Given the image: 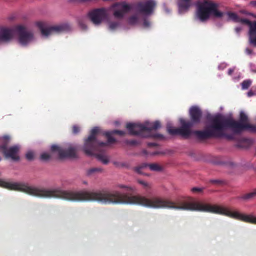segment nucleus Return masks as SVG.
Here are the masks:
<instances>
[{
  "label": "nucleus",
  "instance_id": "obj_17",
  "mask_svg": "<svg viewBox=\"0 0 256 256\" xmlns=\"http://www.w3.org/2000/svg\"><path fill=\"white\" fill-rule=\"evenodd\" d=\"M108 29L110 31H114L118 30L120 27V23L117 20L108 21L107 22Z\"/></svg>",
  "mask_w": 256,
  "mask_h": 256
},
{
  "label": "nucleus",
  "instance_id": "obj_7",
  "mask_svg": "<svg viewBox=\"0 0 256 256\" xmlns=\"http://www.w3.org/2000/svg\"><path fill=\"white\" fill-rule=\"evenodd\" d=\"M35 26L40 29L42 36L44 38L68 31L70 29V24L66 23L50 26L45 22L37 21L35 22Z\"/></svg>",
  "mask_w": 256,
  "mask_h": 256
},
{
  "label": "nucleus",
  "instance_id": "obj_6",
  "mask_svg": "<svg viewBox=\"0 0 256 256\" xmlns=\"http://www.w3.org/2000/svg\"><path fill=\"white\" fill-rule=\"evenodd\" d=\"M160 124L158 121L154 122H145L144 124L128 123L126 124V128L130 134L138 135L142 137H149L152 136L150 134L152 130H155L160 128Z\"/></svg>",
  "mask_w": 256,
  "mask_h": 256
},
{
  "label": "nucleus",
  "instance_id": "obj_12",
  "mask_svg": "<svg viewBox=\"0 0 256 256\" xmlns=\"http://www.w3.org/2000/svg\"><path fill=\"white\" fill-rule=\"evenodd\" d=\"M108 15V12L106 8L94 10L88 13V17L90 20L95 25L99 24Z\"/></svg>",
  "mask_w": 256,
  "mask_h": 256
},
{
  "label": "nucleus",
  "instance_id": "obj_24",
  "mask_svg": "<svg viewBox=\"0 0 256 256\" xmlns=\"http://www.w3.org/2000/svg\"><path fill=\"white\" fill-rule=\"evenodd\" d=\"M51 156L48 152H43L40 155V158L43 160H48L50 158Z\"/></svg>",
  "mask_w": 256,
  "mask_h": 256
},
{
  "label": "nucleus",
  "instance_id": "obj_16",
  "mask_svg": "<svg viewBox=\"0 0 256 256\" xmlns=\"http://www.w3.org/2000/svg\"><path fill=\"white\" fill-rule=\"evenodd\" d=\"M178 10L180 14L186 12L191 6V0H177Z\"/></svg>",
  "mask_w": 256,
  "mask_h": 256
},
{
  "label": "nucleus",
  "instance_id": "obj_2",
  "mask_svg": "<svg viewBox=\"0 0 256 256\" xmlns=\"http://www.w3.org/2000/svg\"><path fill=\"white\" fill-rule=\"evenodd\" d=\"M228 129L232 130L234 134L240 133L244 130L256 132V126L250 124L248 122L246 115L244 112H241L240 121L218 115L211 120L210 124L204 130H196L193 133L200 140H205L211 137L231 138V136L226 134Z\"/></svg>",
  "mask_w": 256,
  "mask_h": 256
},
{
  "label": "nucleus",
  "instance_id": "obj_18",
  "mask_svg": "<svg viewBox=\"0 0 256 256\" xmlns=\"http://www.w3.org/2000/svg\"><path fill=\"white\" fill-rule=\"evenodd\" d=\"M102 169L100 168H91L86 170V174L88 176H93L96 174L102 172Z\"/></svg>",
  "mask_w": 256,
  "mask_h": 256
},
{
  "label": "nucleus",
  "instance_id": "obj_28",
  "mask_svg": "<svg viewBox=\"0 0 256 256\" xmlns=\"http://www.w3.org/2000/svg\"><path fill=\"white\" fill-rule=\"evenodd\" d=\"M118 187L120 188H125L127 190H132V188L126 186L122 185V184L118 185Z\"/></svg>",
  "mask_w": 256,
  "mask_h": 256
},
{
  "label": "nucleus",
  "instance_id": "obj_9",
  "mask_svg": "<svg viewBox=\"0 0 256 256\" xmlns=\"http://www.w3.org/2000/svg\"><path fill=\"white\" fill-rule=\"evenodd\" d=\"M10 138L8 136L0 138V148L6 158H11L14 161L18 160L20 157L18 153L20 147L18 146H14L7 148V145L10 142Z\"/></svg>",
  "mask_w": 256,
  "mask_h": 256
},
{
  "label": "nucleus",
  "instance_id": "obj_30",
  "mask_svg": "<svg viewBox=\"0 0 256 256\" xmlns=\"http://www.w3.org/2000/svg\"><path fill=\"white\" fill-rule=\"evenodd\" d=\"M72 130L74 134H77L80 131V128L76 126H74Z\"/></svg>",
  "mask_w": 256,
  "mask_h": 256
},
{
  "label": "nucleus",
  "instance_id": "obj_26",
  "mask_svg": "<svg viewBox=\"0 0 256 256\" xmlns=\"http://www.w3.org/2000/svg\"><path fill=\"white\" fill-rule=\"evenodd\" d=\"M80 26L82 29L85 30L86 28V26L83 20H80L78 22Z\"/></svg>",
  "mask_w": 256,
  "mask_h": 256
},
{
  "label": "nucleus",
  "instance_id": "obj_34",
  "mask_svg": "<svg viewBox=\"0 0 256 256\" xmlns=\"http://www.w3.org/2000/svg\"><path fill=\"white\" fill-rule=\"evenodd\" d=\"M242 30V28L240 27H237L235 28V30L237 33H239Z\"/></svg>",
  "mask_w": 256,
  "mask_h": 256
},
{
  "label": "nucleus",
  "instance_id": "obj_1",
  "mask_svg": "<svg viewBox=\"0 0 256 256\" xmlns=\"http://www.w3.org/2000/svg\"><path fill=\"white\" fill-rule=\"evenodd\" d=\"M4 188L43 198H60L73 202L96 201L105 204H140L154 208H168L204 212V203L194 202L192 198L174 202L158 197L148 198L140 196H128L117 190L73 191L64 190L60 188H46L36 187L22 182L6 181H4Z\"/></svg>",
  "mask_w": 256,
  "mask_h": 256
},
{
  "label": "nucleus",
  "instance_id": "obj_14",
  "mask_svg": "<svg viewBox=\"0 0 256 256\" xmlns=\"http://www.w3.org/2000/svg\"><path fill=\"white\" fill-rule=\"evenodd\" d=\"M14 37L12 28L0 26V44L10 41Z\"/></svg>",
  "mask_w": 256,
  "mask_h": 256
},
{
  "label": "nucleus",
  "instance_id": "obj_31",
  "mask_svg": "<svg viewBox=\"0 0 256 256\" xmlns=\"http://www.w3.org/2000/svg\"><path fill=\"white\" fill-rule=\"evenodd\" d=\"M246 52L248 54H250L252 53V50L250 49L249 48H246Z\"/></svg>",
  "mask_w": 256,
  "mask_h": 256
},
{
  "label": "nucleus",
  "instance_id": "obj_39",
  "mask_svg": "<svg viewBox=\"0 0 256 256\" xmlns=\"http://www.w3.org/2000/svg\"><path fill=\"white\" fill-rule=\"evenodd\" d=\"M154 136V137H160V136H160V135Z\"/></svg>",
  "mask_w": 256,
  "mask_h": 256
},
{
  "label": "nucleus",
  "instance_id": "obj_21",
  "mask_svg": "<svg viewBox=\"0 0 256 256\" xmlns=\"http://www.w3.org/2000/svg\"><path fill=\"white\" fill-rule=\"evenodd\" d=\"M137 182L142 186V188L146 190H148L151 188V184L146 181L142 180H138Z\"/></svg>",
  "mask_w": 256,
  "mask_h": 256
},
{
  "label": "nucleus",
  "instance_id": "obj_11",
  "mask_svg": "<svg viewBox=\"0 0 256 256\" xmlns=\"http://www.w3.org/2000/svg\"><path fill=\"white\" fill-rule=\"evenodd\" d=\"M181 127L180 128H173L170 124H167V130L171 134H179L182 136L188 137L192 134L190 128L192 124L183 119L180 120Z\"/></svg>",
  "mask_w": 256,
  "mask_h": 256
},
{
  "label": "nucleus",
  "instance_id": "obj_19",
  "mask_svg": "<svg viewBox=\"0 0 256 256\" xmlns=\"http://www.w3.org/2000/svg\"><path fill=\"white\" fill-rule=\"evenodd\" d=\"M256 197V188L252 192L245 194L244 196H242L240 197L241 199L244 200H249L252 199Z\"/></svg>",
  "mask_w": 256,
  "mask_h": 256
},
{
  "label": "nucleus",
  "instance_id": "obj_10",
  "mask_svg": "<svg viewBox=\"0 0 256 256\" xmlns=\"http://www.w3.org/2000/svg\"><path fill=\"white\" fill-rule=\"evenodd\" d=\"M78 150V146L74 144H69L64 148L57 145L51 146L52 152L57 154L60 158H76Z\"/></svg>",
  "mask_w": 256,
  "mask_h": 256
},
{
  "label": "nucleus",
  "instance_id": "obj_13",
  "mask_svg": "<svg viewBox=\"0 0 256 256\" xmlns=\"http://www.w3.org/2000/svg\"><path fill=\"white\" fill-rule=\"evenodd\" d=\"M149 169L152 171L160 172L162 170V166L157 163L146 164L144 163L136 167L134 170L139 174H145L144 170Z\"/></svg>",
  "mask_w": 256,
  "mask_h": 256
},
{
  "label": "nucleus",
  "instance_id": "obj_40",
  "mask_svg": "<svg viewBox=\"0 0 256 256\" xmlns=\"http://www.w3.org/2000/svg\"><path fill=\"white\" fill-rule=\"evenodd\" d=\"M83 183L84 184H87V182H84Z\"/></svg>",
  "mask_w": 256,
  "mask_h": 256
},
{
  "label": "nucleus",
  "instance_id": "obj_3",
  "mask_svg": "<svg viewBox=\"0 0 256 256\" xmlns=\"http://www.w3.org/2000/svg\"><path fill=\"white\" fill-rule=\"evenodd\" d=\"M196 7L195 18L201 22H205L210 18H213L232 20L248 26V42L252 45L251 30L254 26L256 25V21L251 22L246 18H241L234 12H224L220 10L217 4L210 0L198 1L196 3Z\"/></svg>",
  "mask_w": 256,
  "mask_h": 256
},
{
  "label": "nucleus",
  "instance_id": "obj_38",
  "mask_svg": "<svg viewBox=\"0 0 256 256\" xmlns=\"http://www.w3.org/2000/svg\"><path fill=\"white\" fill-rule=\"evenodd\" d=\"M234 71V68H230L228 72V74H230V75L232 74L233 72Z\"/></svg>",
  "mask_w": 256,
  "mask_h": 256
},
{
  "label": "nucleus",
  "instance_id": "obj_32",
  "mask_svg": "<svg viewBox=\"0 0 256 256\" xmlns=\"http://www.w3.org/2000/svg\"><path fill=\"white\" fill-rule=\"evenodd\" d=\"M226 66V64H222L218 66V68L220 69V68H224Z\"/></svg>",
  "mask_w": 256,
  "mask_h": 256
},
{
  "label": "nucleus",
  "instance_id": "obj_5",
  "mask_svg": "<svg viewBox=\"0 0 256 256\" xmlns=\"http://www.w3.org/2000/svg\"><path fill=\"white\" fill-rule=\"evenodd\" d=\"M126 132L122 130H115L111 132H106L104 134L108 138L106 142H100L98 140L100 129L94 128L92 130L90 136L84 141L83 150L88 155L95 156L98 160L104 164H107L109 162L108 156L104 154V148L108 144L114 143L116 140L112 137V134H117L120 136H124Z\"/></svg>",
  "mask_w": 256,
  "mask_h": 256
},
{
  "label": "nucleus",
  "instance_id": "obj_22",
  "mask_svg": "<svg viewBox=\"0 0 256 256\" xmlns=\"http://www.w3.org/2000/svg\"><path fill=\"white\" fill-rule=\"evenodd\" d=\"M252 82L250 80H244L242 83V89H243V90L248 89V88L251 85Z\"/></svg>",
  "mask_w": 256,
  "mask_h": 256
},
{
  "label": "nucleus",
  "instance_id": "obj_35",
  "mask_svg": "<svg viewBox=\"0 0 256 256\" xmlns=\"http://www.w3.org/2000/svg\"><path fill=\"white\" fill-rule=\"evenodd\" d=\"M240 12L242 13V14H249V15H252V16H253L252 14H250V13H248L245 10H241Z\"/></svg>",
  "mask_w": 256,
  "mask_h": 256
},
{
  "label": "nucleus",
  "instance_id": "obj_36",
  "mask_svg": "<svg viewBox=\"0 0 256 256\" xmlns=\"http://www.w3.org/2000/svg\"><path fill=\"white\" fill-rule=\"evenodd\" d=\"M15 18L14 16H10L8 17V19L9 20H14Z\"/></svg>",
  "mask_w": 256,
  "mask_h": 256
},
{
  "label": "nucleus",
  "instance_id": "obj_4",
  "mask_svg": "<svg viewBox=\"0 0 256 256\" xmlns=\"http://www.w3.org/2000/svg\"><path fill=\"white\" fill-rule=\"evenodd\" d=\"M156 6L154 0H144L135 4H130L126 2H116L110 10L117 18H122L127 13L130 12L126 22L128 24L135 26L140 24L144 17H148L154 12Z\"/></svg>",
  "mask_w": 256,
  "mask_h": 256
},
{
  "label": "nucleus",
  "instance_id": "obj_41",
  "mask_svg": "<svg viewBox=\"0 0 256 256\" xmlns=\"http://www.w3.org/2000/svg\"><path fill=\"white\" fill-rule=\"evenodd\" d=\"M1 159H2V158H1L0 157V160H1Z\"/></svg>",
  "mask_w": 256,
  "mask_h": 256
},
{
  "label": "nucleus",
  "instance_id": "obj_37",
  "mask_svg": "<svg viewBox=\"0 0 256 256\" xmlns=\"http://www.w3.org/2000/svg\"><path fill=\"white\" fill-rule=\"evenodd\" d=\"M250 4L252 6L256 7V1H252L250 2Z\"/></svg>",
  "mask_w": 256,
  "mask_h": 256
},
{
  "label": "nucleus",
  "instance_id": "obj_27",
  "mask_svg": "<svg viewBox=\"0 0 256 256\" xmlns=\"http://www.w3.org/2000/svg\"><path fill=\"white\" fill-rule=\"evenodd\" d=\"M247 95L249 97L256 95V90H250L248 92Z\"/></svg>",
  "mask_w": 256,
  "mask_h": 256
},
{
  "label": "nucleus",
  "instance_id": "obj_15",
  "mask_svg": "<svg viewBox=\"0 0 256 256\" xmlns=\"http://www.w3.org/2000/svg\"><path fill=\"white\" fill-rule=\"evenodd\" d=\"M190 114L192 122L194 123L198 122L202 116L200 109L197 106H192L190 110Z\"/></svg>",
  "mask_w": 256,
  "mask_h": 256
},
{
  "label": "nucleus",
  "instance_id": "obj_29",
  "mask_svg": "<svg viewBox=\"0 0 256 256\" xmlns=\"http://www.w3.org/2000/svg\"><path fill=\"white\" fill-rule=\"evenodd\" d=\"M192 191L193 192H200L202 191V189L198 188H192Z\"/></svg>",
  "mask_w": 256,
  "mask_h": 256
},
{
  "label": "nucleus",
  "instance_id": "obj_20",
  "mask_svg": "<svg viewBox=\"0 0 256 256\" xmlns=\"http://www.w3.org/2000/svg\"><path fill=\"white\" fill-rule=\"evenodd\" d=\"M252 45L256 46V25H254L252 28Z\"/></svg>",
  "mask_w": 256,
  "mask_h": 256
},
{
  "label": "nucleus",
  "instance_id": "obj_33",
  "mask_svg": "<svg viewBox=\"0 0 256 256\" xmlns=\"http://www.w3.org/2000/svg\"><path fill=\"white\" fill-rule=\"evenodd\" d=\"M211 182L214 184H220L221 182L220 180H212Z\"/></svg>",
  "mask_w": 256,
  "mask_h": 256
},
{
  "label": "nucleus",
  "instance_id": "obj_8",
  "mask_svg": "<svg viewBox=\"0 0 256 256\" xmlns=\"http://www.w3.org/2000/svg\"><path fill=\"white\" fill-rule=\"evenodd\" d=\"M12 28L16 34L17 42L21 46H27L36 41L34 33L28 30L25 26L18 24Z\"/></svg>",
  "mask_w": 256,
  "mask_h": 256
},
{
  "label": "nucleus",
  "instance_id": "obj_25",
  "mask_svg": "<svg viewBox=\"0 0 256 256\" xmlns=\"http://www.w3.org/2000/svg\"><path fill=\"white\" fill-rule=\"evenodd\" d=\"M34 154L32 152L30 151L26 154V158L28 160H32L34 158Z\"/></svg>",
  "mask_w": 256,
  "mask_h": 256
},
{
  "label": "nucleus",
  "instance_id": "obj_23",
  "mask_svg": "<svg viewBox=\"0 0 256 256\" xmlns=\"http://www.w3.org/2000/svg\"><path fill=\"white\" fill-rule=\"evenodd\" d=\"M142 26L144 28H150L151 26V23L150 21L147 18V17H144V18L142 20Z\"/></svg>",
  "mask_w": 256,
  "mask_h": 256
}]
</instances>
